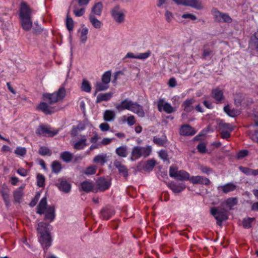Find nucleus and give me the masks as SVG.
I'll list each match as a JSON object with an SVG mask.
<instances>
[{
    "label": "nucleus",
    "instance_id": "nucleus-35",
    "mask_svg": "<svg viewBox=\"0 0 258 258\" xmlns=\"http://www.w3.org/2000/svg\"><path fill=\"white\" fill-rule=\"evenodd\" d=\"M102 10V5L101 3H96L92 8V12L96 15L100 16Z\"/></svg>",
    "mask_w": 258,
    "mask_h": 258
},
{
    "label": "nucleus",
    "instance_id": "nucleus-22",
    "mask_svg": "<svg viewBox=\"0 0 258 258\" xmlns=\"http://www.w3.org/2000/svg\"><path fill=\"white\" fill-rule=\"evenodd\" d=\"M168 187L175 193L180 192L183 190L185 186L183 183H177L174 182H171L168 185Z\"/></svg>",
    "mask_w": 258,
    "mask_h": 258
},
{
    "label": "nucleus",
    "instance_id": "nucleus-47",
    "mask_svg": "<svg viewBox=\"0 0 258 258\" xmlns=\"http://www.w3.org/2000/svg\"><path fill=\"white\" fill-rule=\"evenodd\" d=\"M38 109L42 111L46 114H48V107L47 104L45 102H41L38 106Z\"/></svg>",
    "mask_w": 258,
    "mask_h": 258
},
{
    "label": "nucleus",
    "instance_id": "nucleus-21",
    "mask_svg": "<svg viewBox=\"0 0 258 258\" xmlns=\"http://www.w3.org/2000/svg\"><path fill=\"white\" fill-rule=\"evenodd\" d=\"M180 134L182 136H192L195 134V130L188 125H182L179 131Z\"/></svg>",
    "mask_w": 258,
    "mask_h": 258
},
{
    "label": "nucleus",
    "instance_id": "nucleus-46",
    "mask_svg": "<svg viewBox=\"0 0 258 258\" xmlns=\"http://www.w3.org/2000/svg\"><path fill=\"white\" fill-rule=\"evenodd\" d=\"M37 184L39 187H43L44 185L45 178L41 174H38L37 175Z\"/></svg>",
    "mask_w": 258,
    "mask_h": 258
},
{
    "label": "nucleus",
    "instance_id": "nucleus-3",
    "mask_svg": "<svg viewBox=\"0 0 258 258\" xmlns=\"http://www.w3.org/2000/svg\"><path fill=\"white\" fill-rule=\"evenodd\" d=\"M152 152V147L147 146L146 147L135 146L133 148L132 150V160H136L141 157L146 158L148 157Z\"/></svg>",
    "mask_w": 258,
    "mask_h": 258
},
{
    "label": "nucleus",
    "instance_id": "nucleus-11",
    "mask_svg": "<svg viewBox=\"0 0 258 258\" xmlns=\"http://www.w3.org/2000/svg\"><path fill=\"white\" fill-rule=\"evenodd\" d=\"M87 128H89L90 130L93 131L95 130L94 126L90 123H80L77 126H75L73 127L71 131V135L72 136H76L78 133L81 132Z\"/></svg>",
    "mask_w": 258,
    "mask_h": 258
},
{
    "label": "nucleus",
    "instance_id": "nucleus-8",
    "mask_svg": "<svg viewBox=\"0 0 258 258\" xmlns=\"http://www.w3.org/2000/svg\"><path fill=\"white\" fill-rule=\"evenodd\" d=\"M210 213L216 219L217 223L221 224V223L228 218L227 213L224 209H218L217 208L213 207L211 209Z\"/></svg>",
    "mask_w": 258,
    "mask_h": 258
},
{
    "label": "nucleus",
    "instance_id": "nucleus-54",
    "mask_svg": "<svg viewBox=\"0 0 258 258\" xmlns=\"http://www.w3.org/2000/svg\"><path fill=\"white\" fill-rule=\"evenodd\" d=\"M49 222L54 220L55 218V208L53 206H49Z\"/></svg>",
    "mask_w": 258,
    "mask_h": 258
},
{
    "label": "nucleus",
    "instance_id": "nucleus-32",
    "mask_svg": "<svg viewBox=\"0 0 258 258\" xmlns=\"http://www.w3.org/2000/svg\"><path fill=\"white\" fill-rule=\"evenodd\" d=\"M121 120L123 123L126 122L129 126H132L136 123L135 116L132 115L128 116L123 115L121 117Z\"/></svg>",
    "mask_w": 258,
    "mask_h": 258
},
{
    "label": "nucleus",
    "instance_id": "nucleus-45",
    "mask_svg": "<svg viewBox=\"0 0 258 258\" xmlns=\"http://www.w3.org/2000/svg\"><path fill=\"white\" fill-rule=\"evenodd\" d=\"M23 195L22 189L19 188L14 192V198L15 201L17 202H20V199Z\"/></svg>",
    "mask_w": 258,
    "mask_h": 258
},
{
    "label": "nucleus",
    "instance_id": "nucleus-55",
    "mask_svg": "<svg viewBox=\"0 0 258 258\" xmlns=\"http://www.w3.org/2000/svg\"><path fill=\"white\" fill-rule=\"evenodd\" d=\"M15 153L17 155L23 156L26 153V150L25 148L17 147L15 150Z\"/></svg>",
    "mask_w": 258,
    "mask_h": 258
},
{
    "label": "nucleus",
    "instance_id": "nucleus-49",
    "mask_svg": "<svg viewBox=\"0 0 258 258\" xmlns=\"http://www.w3.org/2000/svg\"><path fill=\"white\" fill-rule=\"evenodd\" d=\"M226 205L231 208L237 204V199L235 198H230L226 201Z\"/></svg>",
    "mask_w": 258,
    "mask_h": 258
},
{
    "label": "nucleus",
    "instance_id": "nucleus-9",
    "mask_svg": "<svg viewBox=\"0 0 258 258\" xmlns=\"http://www.w3.org/2000/svg\"><path fill=\"white\" fill-rule=\"evenodd\" d=\"M158 109L159 111H164L170 114L175 111V109L171 105L166 102L164 99L160 98L157 102Z\"/></svg>",
    "mask_w": 258,
    "mask_h": 258
},
{
    "label": "nucleus",
    "instance_id": "nucleus-29",
    "mask_svg": "<svg viewBox=\"0 0 258 258\" xmlns=\"http://www.w3.org/2000/svg\"><path fill=\"white\" fill-rule=\"evenodd\" d=\"M80 188L82 190L87 192L94 190L92 183L88 181L82 182L81 183Z\"/></svg>",
    "mask_w": 258,
    "mask_h": 258
},
{
    "label": "nucleus",
    "instance_id": "nucleus-14",
    "mask_svg": "<svg viewBox=\"0 0 258 258\" xmlns=\"http://www.w3.org/2000/svg\"><path fill=\"white\" fill-rule=\"evenodd\" d=\"M188 180L194 184H201L207 185L210 184L211 182L208 178L200 175L189 176Z\"/></svg>",
    "mask_w": 258,
    "mask_h": 258
},
{
    "label": "nucleus",
    "instance_id": "nucleus-51",
    "mask_svg": "<svg viewBox=\"0 0 258 258\" xmlns=\"http://www.w3.org/2000/svg\"><path fill=\"white\" fill-rule=\"evenodd\" d=\"M150 51H148L144 53H140L137 54V59L144 60L148 58L151 55Z\"/></svg>",
    "mask_w": 258,
    "mask_h": 258
},
{
    "label": "nucleus",
    "instance_id": "nucleus-44",
    "mask_svg": "<svg viewBox=\"0 0 258 258\" xmlns=\"http://www.w3.org/2000/svg\"><path fill=\"white\" fill-rule=\"evenodd\" d=\"M254 218H246L243 219L242 224L245 228H249L251 227V223L254 220Z\"/></svg>",
    "mask_w": 258,
    "mask_h": 258
},
{
    "label": "nucleus",
    "instance_id": "nucleus-10",
    "mask_svg": "<svg viewBox=\"0 0 258 258\" xmlns=\"http://www.w3.org/2000/svg\"><path fill=\"white\" fill-rule=\"evenodd\" d=\"M215 20L220 22L231 23V18L227 14L221 13L216 9H213L212 11Z\"/></svg>",
    "mask_w": 258,
    "mask_h": 258
},
{
    "label": "nucleus",
    "instance_id": "nucleus-62",
    "mask_svg": "<svg viewBox=\"0 0 258 258\" xmlns=\"http://www.w3.org/2000/svg\"><path fill=\"white\" fill-rule=\"evenodd\" d=\"M232 131L226 130L225 131L224 130H221V137L223 139H228L230 136V133Z\"/></svg>",
    "mask_w": 258,
    "mask_h": 258
},
{
    "label": "nucleus",
    "instance_id": "nucleus-18",
    "mask_svg": "<svg viewBox=\"0 0 258 258\" xmlns=\"http://www.w3.org/2000/svg\"><path fill=\"white\" fill-rule=\"evenodd\" d=\"M96 185L99 190L104 191L109 187L110 182L109 179L100 178L96 181Z\"/></svg>",
    "mask_w": 258,
    "mask_h": 258
},
{
    "label": "nucleus",
    "instance_id": "nucleus-13",
    "mask_svg": "<svg viewBox=\"0 0 258 258\" xmlns=\"http://www.w3.org/2000/svg\"><path fill=\"white\" fill-rule=\"evenodd\" d=\"M93 131V136L89 139V141L92 145L89 147V150L86 152L87 154H89L90 152L94 150V149L100 148V142L98 141L100 139V137L96 131Z\"/></svg>",
    "mask_w": 258,
    "mask_h": 258
},
{
    "label": "nucleus",
    "instance_id": "nucleus-61",
    "mask_svg": "<svg viewBox=\"0 0 258 258\" xmlns=\"http://www.w3.org/2000/svg\"><path fill=\"white\" fill-rule=\"evenodd\" d=\"M198 151L202 153H205L206 151V146L205 143H200L197 146Z\"/></svg>",
    "mask_w": 258,
    "mask_h": 258
},
{
    "label": "nucleus",
    "instance_id": "nucleus-50",
    "mask_svg": "<svg viewBox=\"0 0 258 258\" xmlns=\"http://www.w3.org/2000/svg\"><path fill=\"white\" fill-rule=\"evenodd\" d=\"M165 17L166 21L168 23H171L174 19L173 13L168 10L166 11L165 13Z\"/></svg>",
    "mask_w": 258,
    "mask_h": 258
},
{
    "label": "nucleus",
    "instance_id": "nucleus-31",
    "mask_svg": "<svg viewBox=\"0 0 258 258\" xmlns=\"http://www.w3.org/2000/svg\"><path fill=\"white\" fill-rule=\"evenodd\" d=\"M224 112L229 116L234 117L239 114V111L235 109H231L229 105L224 107Z\"/></svg>",
    "mask_w": 258,
    "mask_h": 258
},
{
    "label": "nucleus",
    "instance_id": "nucleus-58",
    "mask_svg": "<svg viewBox=\"0 0 258 258\" xmlns=\"http://www.w3.org/2000/svg\"><path fill=\"white\" fill-rule=\"evenodd\" d=\"M113 139L112 138H103L102 141L100 142V147H101L102 146H106L107 145L111 143V142L113 141Z\"/></svg>",
    "mask_w": 258,
    "mask_h": 258
},
{
    "label": "nucleus",
    "instance_id": "nucleus-43",
    "mask_svg": "<svg viewBox=\"0 0 258 258\" xmlns=\"http://www.w3.org/2000/svg\"><path fill=\"white\" fill-rule=\"evenodd\" d=\"M96 171V167L94 165L90 166L85 169L83 173L87 175L95 174Z\"/></svg>",
    "mask_w": 258,
    "mask_h": 258
},
{
    "label": "nucleus",
    "instance_id": "nucleus-63",
    "mask_svg": "<svg viewBox=\"0 0 258 258\" xmlns=\"http://www.w3.org/2000/svg\"><path fill=\"white\" fill-rule=\"evenodd\" d=\"M99 128L101 131L106 132L109 130L110 126L107 123H102L99 125Z\"/></svg>",
    "mask_w": 258,
    "mask_h": 258
},
{
    "label": "nucleus",
    "instance_id": "nucleus-17",
    "mask_svg": "<svg viewBox=\"0 0 258 258\" xmlns=\"http://www.w3.org/2000/svg\"><path fill=\"white\" fill-rule=\"evenodd\" d=\"M55 185L60 190L64 192H69L71 190V184L63 179H59L58 182L55 183Z\"/></svg>",
    "mask_w": 258,
    "mask_h": 258
},
{
    "label": "nucleus",
    "instance_id": "nucleus-60",
    "mask_svg": "<svg viewBox=\"0 0 258 258\" xmlns=\"http://www.w3.org/2000/svg\"><path fill=\"white\" fill-rule=\"evenodd\" d=\"M234 100L235 104L237 106L239 105L242 101L241 95L239 94H236L234 96Z\"/></svg>",
    "mask_w": 258,
    "mask_h": 258
},
{
    "label": "nucleus",
    "instance_id": "nucleus-57",
    "mask_svg": "<svg viewBox=\"0 0 258 258\" xmlns=\"http://www.w3.org/2000/svg\"><path fill=\"white\" fill-rule=\"evenodd\" d=\"M40 197V194L39 192H37L35 197L32 199V200L31 201V202L29 204L30 206L33 207H34L37 203L38 201V200L39 199Z\"/></svg>",
    "mask_w": 258,
    "mask_h": 258
},
{
    "label": "nucleus",
    "instance_id": "nucleus-23",
    "mask_svg": "<svg viewBox=\"0 0 258 258\" xmlns=\"http://www.w3.org/2000/svg\"><path fill=\"white\" fill-rule=\"evenodd\" d=\"M114 165L118 170L120 174L124 177H126L128 175V170L127 168L121 163L117 160L114 162Z\"/></svg>",
    "mask_w": 258,
    "mask_h": 258
},
{
    "label": "nucleus",
    "instance_id": "nucleus-25",
    "mask_svg": "<svg viewBox=\"0 0 258 258\" xmlns=\"http://www.w3.org/2000/svg\"><path fill=\"white\" fill-rule=\"evenodd\" d=\"M21 25L25 31L30 30L32 26V21L31 18H21Z\"/></svg>",
    "mask_w": 258,
    "mask_h": 258
},
{
    "label": "nucleus",
    "instance_id": "nucleus-39",
    "mask_svg": "<svg viewBox=\"0 0 258 258\" xmlns=\"http://www.w3.org/2000/svg\"><path fill=\"white\" fill-rule=\"evenodd\" d=\"M81 90L87 93H89L91 91V86L90 83L87 80H84L82 82L81 86Z\"/></svg>",
    "mask_w": 258,
    "mask_h": 258
},
{
    "label": "nucleus",
    "instance_id": "nucleus-36",
    "mask_svg": "<svg viewBox=\"0 0 258 258\" xmlns=\"http://www.w3.org/2000/svg\"><path fill=\"white\" fill-rule=\"evenodd\" d=\"M195 100L192 99L186 100L183 103L184 110L186 111L189 112L193 109L191 105L194 104Z\"/></svg>",
    "mask_w": 258,
    "mask_h": 258
},
{
    "label": "nucleus",
    "instance_id": "nucleus-38",
    "mask_svg": "<svg viewBox=\"0 0 258 258\" xmlns=\"http://www.w3.org/2000/svg\"><path fill=\"white\" fill-rule=\"evenodd\" d=\"M51 168L53 172L57 173L61 170L62 166L59 162L55 161L52 163Z\"/></svg>",
    "mask_w": 258,
    "mask_h": 258
},
{
    "label": "nucleus",
    "instance_id": "nucleus-41",
    "mask_svg": "<svg viewBox=\"0 0 258 258\" xmlns=\"http://www.w3.org/2000/svg\"><path fill=\"white\" fill-rule=\"evenodd\" d=\"M108 88V85L106 84H105L103 82H98L96 84V91L95 93L96 94L97 92L103 91L107 89Z\"/></svg>",
    "mask_w": 258,
    "mask_h": 258
},
{
    "label": "nucleus",
    "instance_id": "nucleus-7",
    "mask_svg": "<svg viewBox=\"0 0 258 258\" xmlns=\"http://www.w3.org/2000/svg\"><path fill=\"white\" fill-rule=\"evenodd\" d=\"M176 4L190 7L197 10H202L203 6L200 0H172Z\"/></svg>",
    "mask_w": 258,
    "mask_h": 258
},
{
    "label": "nucleus",
    "instance_id": "nucleus-48",
    "mask_svg": "<svg viewBox=\"0 0 258 258\" xmlns=\"http://www.w3.org/2000/svg\"><path fill=\"white\" fill-rule=\"evenodd\" d=\"M220 127L221 130H224L225 131H232L233 128L231 124L224 122H221L220 123Z\"/></svg>",
    "mask_w": 258,
    "mask_h": 258
},
{
    "label": "nucleus",
    "instance_id": "nucleus-27",
    "mask_svg": "<svg viewBox=\"0 0 258 258\" xmlns=\"http://www.w3.org/2000/svg\"><path fill=\"white\" fill-rule=\"evenodd\" d=\"M115 117V113L111 110H106L103 113V119L106 121H113Z\"/></svg>",
    "mask_w": 258,
    "mask_h": 258
},
{
    "label": "nucleus",
    "instance_id": "nucleus-40",
    "mask_svg": "<svg viewBox=\"0 0 258 258\" xmlns=\"http://www.w3.org/2000/svg\"><path fill=\"white\" fill-rule=\"evenodd\" d=\"M36 133L39 135L46 136L48 134V129L46 126L40 125L37 129Z\"/></svg>",
    "mask_w": 258,
    "mask_h": 258
},
{
    "label": "nucleus",
    "instance_id": "nucleus-1",
    "mask_svg": "<svg viewBox=\"0 0 258 258\" xmlns=\"http://www.w3.org/2000/svg\"><path fill=\"white\" fill-rule=\"evenodd\" d=\"M115 108L119 111L128 110L137 114L141 117L145 116V112L143 107L137 102H133L128 99H125L119 103L115 105Z\"/></svg>",
    "mask_w": 258,
    "mask_h": 258
},
{
    "label": "nucleus",
    "instance_id": "nucleus-19",
    "mask_svg": "<svg viewBox=\"0 0 258 258\" xmlns=\"http://www.w3.org/2000/svg\"><path fill=\"white\" fill-rule=\"evenodd\" d=\"M37 213L42 215L46 213L47 211V198L46 197H43L40 201L37 206Z\"/></svg>",
    "mask_w": 258,
    "mask_h": 258
},
{
    "label": "nucleus",
    "instance_id": "nucleus-64",
    "mask_svg": "<svg viewBox=\"0 0 258 258\" xmlns=\"http://www.w3.org/2000/svg\"><path fill=\"white\" fill-rule=\"evenodd\" d=\"M248 154V151L245 150H241L238 152L237 154V158L241 159L245 156H246Z\"/></svg>",
    "mask_w": 258,
    "mask_h": 258
},
{
    "label": "nucleus",
    "instance_id": "nucleus-5",
    "mask_svg": "<svg viewBox=\"0 0 258 258\" xmlns=\"http://www.w3.org/2000/svg\"><path fill=\"white\" fill-rule=\"evenodd\" d=\"M126 11L116 6L111 10V15L113 19L117 23H122L125 21Z\"/></svg>",
    "mask_w": 258,
    "mask_h": 258
},
{
    "label": "nucleus",
    "instance_id": "nucleus-6",
    "mask_svg": "<svg viewBox=\"0 0 258 258\" xmlns=\"http://www.w3.org/2000/svg\"><path fill=\"white\" fill-rule=\"evenodd\" d=\"M66 96V90L64 88V84H63L57 91L49 94V103L62 101Z\"/></svg>",
    "mask_w": 258,
    "mask_h": 258
},
{
    "label": "nucleus",
    "instance_id": "nucleus-42",
    "mask_svg": "<svg viewBox=\"0 0 258 258\" xmlns=\"http://www.w3.org/2000/svg\"><path fill=\"white\" fill-rule=\"evenodd\" d=\"M111 75V73L110 71L105 72L102 76V82L108 85V84L110 82Z\"/></svg>",
    "mask_w": 258,
    "mask_h": 258
},
{
    "label": "nucleus",
    "instance_id": "nucleus-33",
    "mask_svg": "<svg viewBox=\"0 0 258 258\" xmlns=\"http://www.w3.org/2000/svg\"><path fill=\"white\" fill-rule=\"evenodd\" d=\"M106 155L105 154H99L94 158L93 162L103 165L106 161Z\"/></svg>",
    "mask_w": 258,
    "mask_h": 258
},
{
    "label": "nucleus",
    "instance_id": "nucleus-24",
    "mask_svg": "<svg viewBox=\"0 0 258 258\" xmlns=\"http://www.w3.org/2000/svg\"><path fill=\"white\" fill-rule=\"evenodd\" d=\"M112 95L113 93L111 92L100 93L97 96L96 102L98 103L102 101H107L112 98Z\"/></svg>",
    "mask_w": 258,
    "mask_h": 258
},
{
    "label": "nucleus",
    "instance_id": "nucleus-53",
    "mask_svg": "<svg viewBox=\"0 0 258 258\" xmlns=\"http://www.w3.org/2000/svg\"><path fill=\"white\" fill-rule=\"evenodd\" d=\"M66 26L70 31L73 30L74 28V21L71 17H67L66 20Z\"/></svg>",
    "mask_w": 258,
    "mask_h": 258
},
{
    "label": "nucleus",
    "instance_id": "nucleus-15",
    "mask_svg": "<svg viewBox=\"0 0 258 258\" xmlns=\"http://www.w3.org/2000/svg\"><path fill=\"white\" fill-rule=\"evenodd\" d=\"M32 11L29 7L25 3H22L20 10V18H31Z\"/></svg>",
    "mask_w": 258,
    "mask_h": 258
},
{
    "label": "nucleus",
    "instance_id": "nucleus-59",
    "mask_svg": "<svg viewBox=\"0 0 258 258\" xmlns=\"http://www.w3.org/2000/svg\"><path fill=\"white\" fill-rule=\"evenodd\" d=\"M154 142L159 146H163L166 142L165 139L159 138H154L153 139Z\"/></svg>",
    "mask_w": 258,
    "mask_h": 258
},
{
    "label": "nucleus",
    "instance_id": "nucleus-28",
    "mask_svg": "<svg viewBox=\"0 0 258 258\" xmlns=\"http://www.w3.org/2000/svg\"><path fill=\"white\" fill-rule=\"evenodd\" d=\"M79 32L80 34L81 42L83 43H85L87 40V34L88 33V28L85 27H82L79 29Z\"/></svg>",
    "mask_w": 258,
    "mask_h": 258
},
{
    "label": "nucleus",
    "instance_id": "nucleus-16",
    "mask_svg": "<svg viewBox=\"0 0 258 258\" xmlns=\"http://www.w3.org/2000/svg\"><path fill=\"white\" fill-rule=\"evenodd\" d=\"M236 186L232 182H229L222 185H219L217 187L219 191H221L224 194H227L229 192L235 190Z\"/></svg>",
    "mask_w": 258,
    "mask_h": 258
},
{
    "label": "nucleus",
    "instance_id": "nucleus-34",
    "mask_svg": "<svg viewBox=\"0 0 258 258\" xmlns=\"http://www.w3.org/2000/svg\"><path fill=\"white\" fill-rule=\"evenodd\" d=\"M89 20L95 28L99 29L102 26V23L101 22L95 18L93 16H90L89 17Z\"/></svg>",
    "mask_w": 258,
    "mask_h": 258
},
{
    "label": "nucleus",
    "instance_id": "nucleus-20",
    "mask_svg": "<svg viewBox=\"0 0 258 258\" xmlns=\"http://www.w3.org/2000/svg\"><path fill=\"white\" fill-rule=\"evenodd\" d=\"M80 6L75 1H73L71 5V7L73 8V12L76 17H81L84 15L85 12L84 8H79Z\"/></svg>",
    "mask_w": 258,
    "mask_h": 258
},
{
    "label": "nucleus",
    "instance_id": "nucleus-12",
    "mask_svg": "<svg viewBox=\"0 0 258 258\" xmlns=\"http://www.w3.org/2000/svg\"><path fill=\"white\" fill-rule=\"evenodd\" d=\"M88 145L87 136L80 135L78 140L74 142L73 146L74 149L81 150L84 149Z\"/></svg>",
    "mask_w": 258,
    "mask_h": 258
},
{
    "label": "nucleus",
    "instance_id": "nucleus-37",
    "mask_svg": "<svg viewBox=\"0 0 258 258\" xmlns=\"http://www.w3.org/2000/svg\"><path fill=\"white\" fill-rule=\"evenodd\" d=\"M60 157L64 162H70L73 158V155L69 152H63L61 153Z\"/></svg>",
    "mask_w": 258,
    "mask_h": 258
},
{
    "label": "nucleus",
    "instance_id": "nucleus-52",
    "mask_svg": "<svg viewBox=\"0 0 258 258\" xmlns=\"http://www.w3.org/2000/svg\"><path fill=\"white\" fill-rule=\"evenodd\" d=\"M156 164L155 161L154 160H148L145 166V168L147 170H151L153 169Z\"/></svg>",
    "mask_w": 258,
    "mask_h": 258
},
{
    "label": "nucleus",
    "instance_id": "nucleus-30",
    "mask_svg": "<svg viewBox=\"0 0 258 258\" xmlns=\"http://www.w3.org/2000/svg\"><path fill=\"white\" fill-rule=\"evenodd\" d=\"M115 153L119 157H126L128 154L127 148L126 146H120L116 149Z\"/></svg>",
    "mask_w": 258,
    "mask_h": 258
},
{
    "label": "nucleus",
    "instance_id": "nucleus-4",
    "mask_svg": "<svg viewBox=\"0 0 258 258\" xmlns=\"http://www.w3.org/2000/svg\"><path fill=\"white\" fill-rule=\"evenodd\" d=\"M169 176L179 180H188L189 174L183 170H178V168L175 166H171L169 168Z\"/></svg>",
    "mask_w": 258,
    "mask_h": 258
},
{
    "label": "nucleus",
    "instance_id": "nucleus-26",
    "mask_svg": "<svg viewBox=\"0 0 258 258\" xmlns=\"http://www.w3.org/2000/svg\"><path fill=\"white\" fill-rule=\"evenodd\" d=\"M212 94L213 97L218 102L224 99L223 92L218 88L213 90Z\"/></svg>",
    "mask_w": 258,
    "mask_h": 258
},
{
    "label": "nucleus",
    "instance_id": "nucleus-2",
    "mask_svg": "<svg viewBox=\"0 0 258 258\" xmlns=\"http://www.w3.org/2000/svg\"><path fill=\"white\" fill-rule=\"evenodd\" d=\"M38 238L39 243L44 249L45 258H48L47 254L48 246V225L44 222H40L37 229Z\"/></svg>",
    "mask_w": 258,
    "mask_h": 258
},
{
    "label": "nucleus",
    "instance_id": "nucleus-56",
    "mask_svg": "<svg viewBox=\"0 0 258 258\" xmlns=\"http://www.w3.org/2000/svg\"><path fill=\"white\" fill-rule=\"evenodd\" d=\"M101 216L104 219H109L111 216L109 211L106 209L102 210L101 212Z\"/></svg>",
    "mask_w": 258,
    "mask_h": 258
}]
</instances>
